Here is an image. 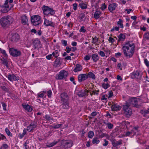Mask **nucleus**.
Instances as JSON below:
<instances>
[{
	"mask_svg": "<svg viewBox=\"0 0 149 149\" xmlns=\"http://www.w3.org/2000/svg\"><path fill=\"white\" fill-rule=\"evenodd\" d=\"M6 77L10 81H18L19 79V78L18 76H16L13 74H8Z\"/></svg>",
	"mask_w": 149,
	"mask_h": 149,
	"instance_id": "10",
	"label": "nucleus"
},
{
	"mask_svg": "<svg viewBox=\"0 0 149 149\" xmlns=\"http://www.w3.org/2000/svg\"><path fill=\"white\" fill-rule=\"evenodd\" d=\"M2 107H3V109L4 111H6V104L5 103L2 102H1Z\"/></svg>",
	"mask_w": 149,
	"mask_h": 149,
	"instance_id": "53",
	"label": "nucleus"
},
{
	"mask_svg": "<svg viewBox=\"0 0 149 149\" xmlns=\"http://www.w3.org/2000/svg\"><path fill=\"white\" fill-rule=\"evenodd\" d=\"M63 142L64 143V147L65 148H70L72 146L73 142L72 141H66L64 140L63 141Z\"/></svg>",
	"mask_w": 149,
	"mask_h": 149,
	"instance_id": "11",
	"label": "nucleus"
},
{
	"mask_svg": "<svg viewBox=\"0 0 149 149\" xmlns=\"http://www.w3.org/2000/svg\"><path fill=\"white\" fill-rule=\"evenodd\" d=\"M119 21L117 22V24L118 26L120 28H123V22L122 19H119Z\"/></svg>",
	"mask_w": 149,
	"mask_h": 149,
	"instance_id": "30",
	"label": "nucleus"
},
{
	"mask_svg": "<svg viewBox=\"0 0 149 149\" xmlns=\"http://www.w3.org/2000/svg\"><path fill=\"white\" fill-rule=\"evenodd\" d=\"M117 6V4L114 3L110 4L108 6V9L111 12H113L116 9Z\"/></svg>",
	"mask_w": 149,
	"mask_h": 149,
	"instance_id": "13",
	"label": "nucleus"
},
{
	"mask_svg": "<svg viewBox=\"0 0 149 149\" xmlns=\"http://www.w3.org/2000/svg\"><path fill=\"white\" fill-rule=\"evenodd\" d=\"M125 56L129 58L132 57L134 53V50L130 49L128 47L123 46L122 48Z\"/></svg>",
	"mask_w": 149,
	"mask_h": 149,
	"instance_id": "1",
	"label": "nucleus"
},
{
	"mask_svg": "<svg viewBox=\"0 0 149 149\" xmlns=\"http://www.w3.org/2000/svg\"><path fill=\"white\" fill-rule=\"evenodd\" d=\"M94 135V132L92 131H90L88 133V137L89 138H92Z\"/></svg>",
	"mask_w": 149,
	"mask_h": 149,
	"instance_id": "41",
	"label": "nucleus"
},
{
	"mask_svg": "<svg viewBox=\"0 0 149 149\" xmlns=\"http://www.w3.org/2000/svg\"><path fill=\"white\" fill-rule=\"evenodd\" d=\"M55 13V11L52 9L50 8L49 10V16L54 15Z\"/></svg>",
	"mask_w": 149,
	"mask_h": 149,
	"instance_id": "52",
	"label": "nucleus"
},
{
	"mask_svg": "<svg viewBox=\"0 0 149 149\" xmlns=\"http://www.w3.org/2000/svg\"><path fill=\"white\" fill-rule=\"evenodd\" d=\"M142 74L143 73L137 70L136 71L132 73L131 77L132 79L136 78L139 79H140Z\"/></svg>",
	"mask_w": 149,
	"mask_h": 149,
	"instance_id": "6",
	"label": "nucleus"
},
{
	"mask_svg": "<svg viewBox=\"0 0 149 149\" xmlns=\"http://www.w3.org/2000/svg\"><path fill=\"white\" fill-rule=\"evenodd\" d=\"M79 6L82 9H86L87 8V5L86 3H84L82 2L81 3L79 4Z\"/></svg>",
	"mask_w": 149,
	"mask_h": 149,
	"instance_id": "33",
	"label": "nucleus"
},
{
	"mask_svg": "<svg viewBox=\"0 0 149 149\" xmlns=\"http://www.w3.org/2000/svg\"><path fill=\"white\" fill-rule=\"evenodd\" d=\"M47 96L49 97H51L52 94V92L51 90H49L47 92Z\"/></svg>",
	"mask_w": 149,
	"mask_h": 149,
	"instance_id": "63",
	"label": "nucleus"
},
{
	"mask_svg": "<svg viewBox=\"0 0 149 149\" xmlns=\"http://www.w3.org/2000/svg\"><path fill=\"white\" fill-rule=\"evenodd\" d=\"M62 60V59L60 57L57 58L54 61L55 64L58 65L60 63V61Z\"/></svg>",
	"mask_w": 149,
	"mask_h": 149,
	"instance_id": "35",
	"label": "nucleus"
},
{
	"mask_svg": "<svg viewBox=\"0 0 149 149\" xmlns=\"http://www.w3.org/2000/svg\"><path fill=\"white\" fill-rule=\"evenodd\" d=\"M0 139H1L2 140H5L6 139V138L3 135L0 133Z\"/></svg>",
	"mask_w": 149,
	"mask_h": 149,
	"instance_id": "60",
	"label": "nucleus"
},
{
	"mask_svg": "<svg viewBox=\"0 0 149 149\" xmlns=\"http://www.w3.org/2000/svg\"><path fill=\"white\" fill-rule=\"evenodd\" d=\"M82 69V66L80 65L77 64L76 65V67L73 70V71L75 72H77L81 71Z\"/></svg>",
	"mask_w": 149,
	"mask_h": 149,
	"instance_id": "20",
	"label": "nucleus"
},
{
	"mask_svg": "<svg viewBox=\"0 0 149 149\" xmlns=\"http://www.w3.org/2000/svg\"><path fill=\"white\" fill-rule=\"evenodd\" d=\"M94 62L96 63L99 59V57L97 55L93 54L91 56Z\"/></svg>",
	"mask_w": 149,
	"mask_h": 149,
	"instance_id": "24",
	"label": "nucleus"
},
{
	"mask_svg": "<svg viewBox=\"0 0 149 149\" xmlns=\"http://www.w3.org/2000/svg\"><path fill=\"white\" fill-rule=\"evenodd\" d=\"M31 19H40V17L38 15H33L31 17Z\"/></svg>",
	"mask_w": 149,
	"mask_h": 149,
	"instance_id": "58",
	"label": "nucleus"
},
{
	"mask_svg": "<svg viewBox=\"0 0 149 149\" xmlns=\"http://www.w3.org/2000/svg\"><path fill=\"white\" fill-rule=\"evenodd\" d=\"M44 24L46 26H50L54 27V24L52 21L51 20H49V19H45Z\"/></svg>",
	"mask_w": 149,
	"mask_h": 149,
	"instance_id": "15",
	"label": "nucleus"
},
{
	"mask_svg": "<svg viewBox=\"0 0 149 149\" xmlns=\"http://www.w3.org/2000/svg\"><path fill=\"white\" fill-rule=\"evenodd\" d=\"M45 119L48 120H53V118L51 117V116L49 115H46L45 116Z\"/></svg>",
	"mask_w": 149,
	"mask_h": 149,
	"instance_id": "42",
	"label": "nucleus"
},
{
	"mask_svg": "<svg viewBox=\"0 0 149 149\" xmlns=\"http://www.w3.org/2000/svg\"><path fill=\"white\" fill-rule=\"evenodd\" d=\"M61 101L62 102V103H69V99H63V100H61Z\"/></svg>",
	"mask_w": 149,
	"mask_h": 149,
	"instance_id": "49",
	"label": "nucleus"
},
{
	"mask_svg": "<svg viewBox=\"0 0 149 149\" xmlns=\"http://www.w3.org/2000/svg\"><path fill=\"white\" fill-rule=\"evenodd\" d=\"M88 78V75L86 74H81L78 77V81L81 82L84 81Z\"/></svg>",
	"mask_w": 149,
	"mask_h": 149,
	"instance_id": "12",
	"label": "nucleus"
},
{
	"mask_svg": "<svg viewBox=\"0 0 149 149\" xmlns=\"http://www.w3.org/2000/svg\"><path fill=\"white\" fill-rule=\"evenodd\" d=\"M21 23L22 24L28 25V19H21Z\"/></svg>",
	"mask_w": 149,
	"mask_h": 149,
	"instance_id": "40",
	"label": "nucleus"
},
{
	"mask_svg": "<svg viewBox=\"0 0 149 149\" xmlns=\"http://www.w3.org/2000/svg\"><path fill=\"white\" fill-rule=\"evenodd\" d=\"M114 40H114L113 38L111 37H110L108 39V41L109 42L111 43H113Z\"/></svg>",
	"mask_w": 149,
	"mask_h": 149,
	"instance_id": "64",
	"label": "nucleus"
},
{
	"mask_svg": "<svg viewBox=\"0 0 149 149\" xmlns=\"http://www.w3.org/2000/svg\"><path fill=\"white\" fill-rule=\"evenodd\" d=\"M7 58H5L3 57L1 59V63L5 65L7 68H8V62L7 59Z\"/></svg>",
	"mask_w": 149,
	"mask_h": 149,
	"instance_id": "21",
	"label": "nucleus"
},
{
	"mask_svg": "<svg viewBox=\"0 0 149 149\" xmlns=\"http://www.w3.org/2000/svg\"><path fill=\"white\" fill-rule=\"evenodd\" d=\"M89 92V90H86V89L84 90H81L77 93V95L79 97H83L86 95L87 96L88 95V93Z\"/></svg>",
	"mask_w": 149,
	"mask_h": 149,
	"instance_id": "9",
	"label": "nucleus"
},
{
	"mask_svg": "<svg viewBox=\"0 0 149 149\" xmlns=\"http://www.w3.org/2000/svg\"><path fill=\"white\" fill-rule=\"evenodd\" d=\"M23 108L28 111L31 112L32 110V108L28 104L27 105H23Z\"/></svg>",
	"mask_w": 149,
	"mask_h": 149,
	"instance_id": "29",
	"label": "nucleus"
},
{
	"mask_svg": "<svg viewBox=\"0 0 149 149\" xmlns=\"http://www.w3.org/2000/svg\"><path fill=\"white\" fill-rule=\"evenodd\" d=\"M119 27L116 26L114 27H113L112 29H111V32H113L114 30L118 31L119 30Z\"/></svg>",
	"mask_w": 149,
	"mask_h": 149,
	"instance_id": "54",
	"label": "nucleus"
},
{
	"mask_svg": "<svg viewBox=\"0 0 149 149\" xmlns=\"http://www.w3.org/2000/svg\"><path fill=\"white\" fill-rule=\"evenodd\" d=\"M122 144V140H120L118 141H116V146L121 145Z\"/></svg>",
	"mask_w": 149,
	"mask_h": 149,
	"instance_id": "61",
	"label": "nucleus"
},
{
	"mask_svg": "<svg viewBox=\"0 0 149 149\" xmlns=\"http://www.w3.org/2000/svg\"><path fill=\"white\" fill-rule=\"evenodd\" d=\"M133 132H134V130H131V131L127 132L125 133V136H130L132 134Z\"/></svg>",
	"mask_w": 149,
	"mask_h": 149,
	"instance_id": "38",
	"label": "nucleus"
},
{
	"mask_svg": "<svg viewBox=\"0 0 149 149\" xmlns=\"http://www.w3.org/2000/svg\"><path fill=\"white\" fill-rule=\"evenodd\" d=\"M139 100V98H136V97H131L129 99V104L132 105L134 107L136 108H139V105L138 104V102Z\"/></svg>",
	"mask_w": 149,
	"mask_h": 149,
	"instance_id": "3",
	"label": "nucleus"
},
{
	"mask_svg": "<svg viewBox=\"0 0 149 149\" xmlns=\"http://www.w3.org/2000/svg\"><path fill=\"white\" fill-rule=\"evenodd\" d=\"M87 75H88V78H91L93 79H95V75L92 72H89Z\"/></svg>",
	"mask_w": 149,
	"mask_h": 149,
	"instance_id": "27",
	"label": "nucleus"
},
{
	"mask_svg": "<svg viewBox=\"0 0 149 149\" xmlns=\"http://www.w3.org/2000/svg\"><path fill=\"white\" fill-rule=\"evenodd\" d=\"M118 42L123 41L125 38V36L123 34L120 33L118 36Z\"/></svg>",
	"mask_w": 149,
	"mask_h": 149,
	"instance_id": "23",
	"label": "nucleus"
},
{
	"mask_svg": "<svg viewBox=\"0 0 149 149\" xmlns=\"http://www.w3.org/2000/svg\"><path fill=\"white\" fill-rule=\"evenodd\" d=\"M8 19H0V23L3 27H7L12 23Z\"/></svg>",
	"mask_w": 149,
	"mask_h": 149,
	"instance_id": "8",
	"label": "nucleus"
},
{
	"mask_svg": "<svg viewBox=\"0 0 149 149\" xmlns=\"http://www.w3.org/2000/svg\"><path fill=\"white\" fill-rule=\"evenodd\" d=\"M61 106L62 108L65 109H68L69 108V103H62Z\"/></svg>",
	"mask_w": 149,
	"mask_h": 149,
	"instance_id": "34",
	"label": "nucleus"
},
{
	"mask_svg": "<svg viewBox=\"0 0 149 149\" xmlns=\"http://www.w3.org/2000/svg\"><path fill=\"white\" fill-rule=\"evenodd\" d=\"M99 91H100L99 90H94L92 91V92L93 93V95H98V93L99 92Z\"/></svg>",
	"mask_w": 149,
	"mask_h": 149,
	"instance_id": "57",
	"label": "nucleus"
},
{
	"mask_svg": "<svg viewBox=\"0 0 149 149\" xmlns=\"http://www.w3.org/2000/svg\"><path fill=\"white\" fill-rule=\"evenodd\" d=\"M109 86L110 85L108 83L105 84L104 83L102 84V87L105 89H107Z\"/></svg>",
	"mask_w": 149,
	"mask_h": 149,
	"instance_id": "47",
	"label": "nucleus"
},
{
	"mask_svg": "<svg viewBox=\"0 0 149 149\" xmlns=\"http://www.w3.org/2000/svg\"><path fill=\"white\" fill-rule=\"evenodd\" d=\"M144 37L147 39H149V32L145 33L143 36Z\"/></svg>",
	"mask_w": 149,
	"mask_h": 149,
	"instance_id": "55",
	"label": "nucleus"
},
{
	"mask_svg": "<svg viewBox=\"0 0 149 149\" xmlns=\"http://www.w3.org/2000/svg\"><path fill=\"white\" fill-rule=\"evenodd\" d=\"M9 51L10 54L13 57H17L20 56L21 55V52L19 49H16L14 48L9 49Z\"/></svg>",
	"mask_w": 149,
	"mask_h": 149,
	"instance_id": "2",
	"label": "nucleus"
},
{
	"mask_svg": "<svg viewBox=\"0 0 149 149\" xmlns=\"http://www.w3.org/2000/svg\"><path fill=\"white\" fill-rule=\"evenodd\" d=\"M92 38V43L96 44L98 40V38L96 36L94 38Z\"/></svg>",
	"mask_w": 149,
	"mask_h": 149,
	"instance_id": "45",
	"label": "nucleus"
},
{
	"mask_svg": "<svg viewBox=\"0 0 149 149\" xmlns=\"http://www.w3.org/2000/svg\"><path fill=\"white\" fill-rule=\"evenodd\" d=\"M125 45L123 46L128 47L130 49H132L134 50L135 45L132 42H128L125 43Z\"/></svg>",
	"mask_w": 149,
	"mask_h": 149,
	"instance_id": "17",
	"label": "nucleus"
},
{
	"mask_svg": "<svg viewBox=\"0 0 149 149\" xmlns=\"http://www.w3.org/2000/svg\"><path fill=\"white\" fill-rule=\"evenodd\" d=\"M0 51L1 52L2 54H3L4 58H7L8 57V55L7 54L5 50L1 49V50Z\"/></svg>",
	"mask_w": 149,
	"mask_h": 149,
	"instance_id": "44",
	"label": "nucleus"
},
{
	"mask_svg": "<svg viewBox=\"0 0 149 149\" xmlns=\"http://www.w3.org/2000/svg\"><path fill=\"white\" fill-rule=\"evenodd\" d=\"M38 19H31V21L32 23L34 26H36L39 25L41 23V21L40 19H38L36 21H35V20H37Z\"/></svg>",
	"mask_w": 149,
	"mask_h": 149,
	"instance_id": "22",
	"label": "nucleus"
},
{
	"mask_svg": "<svg viewBox=\"0 0 149 149\" xmlns=\"http://www.w3.org/2000/svg\"><path fill=\"white\" fill-rule=\"evenodd\" d=\"M68 75V72L64 70L61 71L58 74L56 75V78L58 79H65Z\"/></svg>",
	"mask_w": 149,
	"mask_h": 149,
	"instance_id": "4",
	"label": "nucleus"
},
{
	"mask_svg": "<svg viewBox=\"0 0 149 149\" xmlns=\"http://www.w3.org/2000/svg\"><path fill=\"white\" fill-rule=\"evenodd\" d=\"M84 27L82 26L81 27L80 29L79 30V31L80 32H83L84 33L86 32V30L84 29Z\"/></svg>",
	"mask_w": 149,
	"mask_h": 149,
	"instance_id": "62",
	"label": "nucleus"
},
{
	"mask_svg": "<svg viewBox=\"0 0 149 149\" xmlns=\"http://www.w3.org/2000/svg\"><path fill=\"white\" fill-rule=\"evenodd\" d=\"M107 7V5L105 4V3H103L102 5V6L101 7V8L102 10H104Z\"/></svg>",
	"mask_w": 149,
	"mask_h": 149,
	"instance_id": "59",
	"label": "nucleus"
},
{
	"mask_svg": "<svg viewBox=\"0 0 149 149\" xmlns=\"http://www.w3.org/2000/svg\"><path fill=\"white\" fill-rule=\"evenodd\" d=\"M42 10L43 11H49V10L50 9V8H49L48 6H44L42 8Z\"/></svg>",
	"mask_w": 149,
	"mask_h": 149,
	"instance_id": "46",
	"label": "nucleus"
},
{
	"mask_svg": "<svg viewBox=\"0 0 149 149\" xmlns=\"http://www.w3.org/2000/svg\"><path fill=\"white\" fill-rule=\"evenodd\" d=\"M26 134V129H24L23 130V132L22 134H19L18 135V136L20 139H21Z\"/></svg>",
	"mask_w": 149,
	"mask_h": 149,
	"instance_id": "28",
	"label": "nucleus"
},
{
	"mask_svg": "<svg viewBox=\"0 0 149 149\" xmlns=\"http://www.w3.org/2000/svg\"><path fill=\"white\" fill-rule=\"evenodd\" d=\"M39 44L40 41L38 39L34 40L33 42V44L35 49L38 47V45Z\"/></svg>",
	"mask_w": 149,
	"mask_h": 149,
	"instance_id": "26",
	"label": "nucleus"
},
{
	"mask_svg": "<svg viewBox=\"0 0 149 149\" xmlns=\"http://www.w3.org/2000/svg\"><path fill=\"white\" fill-rule=\"evenodd\" d=\"M123 110L126 116L129 117L131 116L132 114V110L127 105H123Z\"/></svg>",
	"mask_w": 149,
	"mask_h": 149,
	"instance_id": "5",
	"label": "nucleus"
},
{
	"mask_svg": "<svg viewBox=\"0 0 149 149\" xmlns=\"http://www.w3.org/2000/svg\"><path fill=\"white\" fill-rule=\"evenodd\" d=\"M58 141H59L53 142L52 143H51L50 144H48L47 145V146L48 147H52L57 143Z\"/></svg>",
	"mask_w": 149,
	"mask_h": 149,
	"instance_id": "37",
	"label": "nucleus"
},
{
	"mask_svg": "<svg viewBox=\"0 0 149 149\" xmlns=\"http://www.w3.org/2000/svg\"><path fill=\"white\" fill-rule=\"evenodd\" d=\"M106 125H107L108 129H111L113 128V125L110 123H107Z\"/></svg>",
	"mask_w": 149,
	"mask_h": 149,
	"instance_id": "48",
	"label": "nucleus"
},
{
	"mask_svg": "<svg viewBox=\"0 0 149 149\" xmlns=\"http://www.w3.org/2000/svg\"><path fill=\"white\" fill-rule=\"evenodd\" d=\"M140 113L144 117H146L147 115L149 113V107L147 109H142L140 111Z\"/></svg>",
	"mask_w": 149,
	"mask_h": 149,
	"instance_id": "19",
	"label": "nucleus"
},
{
	"mask_svg": "<svg viewBox=\"0 0 149 149\" xmlns=\"http://www.w3.org/2000/svg\"><path fill=\"white\" fill-rule=\"evenodd\" d=\"M69 99V97L66 93H63L61 95V100H63V99Z\"/></svg>",
	"mask_w": 149,
	"mask_h": 149,
	"instance_id": "25",
	"label": "nucleus"
},
{
	"mask_svg": "<svg viewBox=\"0 0 149 149\" xmlns=\"http://www.w3.org/2000/svg\"><path fill=\"white\" fill-rule=\"evenodd\" d=\"M19 38V35L17 33H15L12 35L11 37V41L14 42L17 41Z\"/></svg>",
	"mask_w": 149,
	"mask_h": 149,
	"instance_id": "16",
	"label": "nucleus"
},
{
	"mask_svg": "<svg viewBox=\"0 0 149 149\" xmlns=\"http://www.w3.org/2000/svg\"><path fill=\"white\" fill-rule=\"evenodd\" d=\"M37 120H34L33 123H31L28 126H27L26 129V130L29 132H32L35 128L37 125Z\"/></svg>",
	"mask_w": 149,
	"mask_h": 149,
	"instance_id": "7",
	"label": "nucleus"
},
{
	"mask_svg": "<svg viewBox=\"0 0 149 149\" xmlns=\"http://www.w3.org/2000/svg\"><path fill=\"white\" fill-rule=\"evenodd\" d=\"M111 108L112 111H119L121 109V107L117 104H113L111 106Z\"/></svg>",
	"mask_w": 149,
	"mask_h": 149,
	"instance_id": "18",
	"label": "nucleus"
},
{
	"mask_svg": "<svg viewBox=\"0 0 149 149\" xmlns=\"http://www.w3.org/2000/svg\"><path fill=\"white\" fill-rule=\"evenodd\" d=\"M11 8H9V6H4L2 5L0 6V10L3 13H6L10 10Z\"/></svg>",
	"mask_w": 149,
	"mask_h": 149,
	"instance_id": "14",
	"label": "nucleus"
},
{
	"mask_svg": "<svg viewBox=\"0 0 149 149\" xmlns=\"http://www.w3.org/2000/svg\"><path fill=\"white\" fill-rule=\"evenodd\" d=\"M29 141H26L24 144V148L25 149H29Z\"/></svg>",
	"mask_w": 149,
	"mask_h": 149,
	"instance_id": "39",
	"label": "nucleus"
},
{
	"mask_svg": "<svg viewBox=\"0 0 149 149\" xmlns=\"http://www.w3.org/2000/svg\"><path fill=\"white\" fill-rule=\"evenodd\" d=\"M100 142V141L98 138L96 137H95L93 139L92 142L93 144H97L99 143Z\"/></svg>",
	"mask_w": 149,
	"mask_h": 149,
	"instance_id": "31",
	"label": "nucleus"
},
{
	"mask_svg": "<svg viewBox=\"0 0 149 149\" xmlns=\"http://www.w3.org/2000/svg\"><path fill=\"white\" fill-rule=\"evenodd\" d=\"M101 14L99 10L96 11L94 14V17L95 19H98L100 17Z\"/></svg>",
	"mask_w": 149,
	"mask_h": 149,
	"instance_id": "32",
	"label": "nucleus"
},
{
	"mask_svg": "<svg viewBox=\"0 0 149 149\" xmlns=\"http://www.w3.org/2000/svg\"><path fill=\"white\" fill-rule=\"evenodd\" d=\"M52 54L53 55L54 57L55 58H57L58 56H59V54H58V51L56 50L53 52Z\"/></svg>",
	"mask_w": 149,
	"mask_h": 149,
	"instance_id": "36",
	"label": "nucleus"
},
{
	"mask_svg": "<svg viewBox=\"0 0 149 149\" xmlns=\"http://www.w3.org/2000/svg\"><path fill=\"white\" fill-rule=\"evenodd\" d=\"M8 148V146L6 144H4L1 146L0 149H6Z\"/></svg>",
	"mask_w": 149,
	"mask_h": 149,
	"instance_id": "50",
	"label": "nucleus"
},
{
	"mask_svg": "<svg viewBox=\"0 0 149 149\" xmlns=\"http://www.w3.org/2000/svg\"><path fill=\"white\" fill-rule=\"evenodd\" d=\"M5 132L6 133V134H7V135L10 136H12V133L10 132L8 129L6 128L5 129Z\"/></svg>",
	"mask_w": 149,
	"mask_h": 149,
	"instance_id": "43",
	"label": "nucleus"
},
{
	"mask_svg": "<svg viewBox=\"0 0 149 149\" xmlns=\"http://www.w3.org/2000/svg\"><path fill=\"white\" fill-rule=\"evenodd\" d=\"M61 42L63 46H65L67 45V41L62 40H61Z\"/></svg>",
	"mask_w": 149,
	"mask_h": 149,
	"instance_id": "56",
	"label": "nucleus"
},
{
	"mask_svg": "<svg viewBox=\"0 0 149 149\" xmlns=\"http://www.w3.org/2000/svg\"><path fill=\"white\" fill-rule=\"evenodd\" d=\"M62 125V124H60L55 125L52 126V127L55 129L58 128L60 127Z\"/></svg>",
	"mask_w": 149,
	"mask_h": 149,
	"instance_id": "51",
	"label": "nucleus"
}]
</instances>
